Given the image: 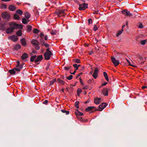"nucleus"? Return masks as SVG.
Returning <instances> with one entry per match:
<instances>
[{
    "label": "nucleus",
    "instance_id": "obj_8",
    "mask_svg": "<svg viewBox=\"0 0 147 147\" xmlns=\"http://www.w3.org/2000/svg\"><path fill=\"white\" fill-rule=\"evenodd\" d=\"M111 59L112 61L115 66H117L119 63V61L116 60L114 57H111Z\"/></svg>",
    "mask_w": 147,
    "mask_h": 147
},
{
    "label": "nucleus",
    "instance_id": "obj_5",
    "mask_svg": "<svg viewBox=\"0 0 147 147\" xmlns=\"http://www.w3.org/2000/svg\"><path fill=\"white\" fill-rule=\"evenodd\" d=\"M99 71L98 68L97 67L95 68L94 72L92 74V76L94 78L96 79L98 77V74L99 72Z\"/></svg>",
    "mask_w": 147,
    "mask_h": 147
},
{
    "label": "nucleus",
    "instance_id": "obj_45",
    "mask_svg": "<svg viewBox=\"0 0 147 147\" xmlns=\"http://www.w3.org/2000/svg\"><path fill=\"white\" fill-rule=\"evenodd\" d=\"M98 27L96 25H94L93 28V30L94 31H96L98 29Z\"/></svg>",
    "mask_w": 147,
    "mask_h": 147
},
{
    "label": "nucleus",
    "instance_id": "obj_30",
    "mask_svg": "<svg viewBox=\"0 0 147 147\" xmlns=\"http://www.w3.org/2000/svg\"><path fill=\"white\" fill-rule=\"evenodd\" d=\"M7 5L5 4H2L1 5L0 8L2 9H6L7 7Z\"/></svg>",
    "mask_w": 147,
    "mask_h": 147
},
{
    "label": "nucleus",
    "instance_id": "obj_22",
    "mask_svg": "<svg viewBox=\"0 0 147 147\" xmlns=\"http://www.w3.org/2000/svg\"><path fill=\"white\" fill-rule=\"evenodd\" d=\"M31 42L33 44V46L36 45L38 43V41L37 40H32Z\"/></svg>",
    "mask_w": 147,
    "mask_h": 147
},
{
    "label": "nucleus",
    "instance_id": "obj_39",
    "mask_svg": "<svg viewBox=\"0 0 147 147\" xmlns=\"http://www.w3.org/2000/svg\"><path fill=\"white\" fill-rule=\"evenodd\" d=\"M40 42L42 46L44 45V44L45 43V41L42 38L40 39Z\"/></svg>",
    "mask_w": 147,
    "mask_h": 147
},
{
    "label": "nucleus",
    "instance_id": "obj_11",
    "mask_svg": "<svg viewBox=\"0 0 147 147\" xmlns=\"http://www.w3.org/2000/svg\"><path fill=\"white\" fill-rule=\"evenodd\" d=\"M107 105L106 103H102L99 106V111H102L105 107H106Z\"/></svg>",
    "mask_w": 147,
    "mask_h": 147
},
{
    "label": "nucleus",
    "instance_id": "obj_52",
    "mask_svg": "<svg viewBox=\"0 0 147 147\" xmlns=\"http://www.w3.org/2000/svg\"><path fill=\"white\" fill-rule=\"evenodd\" d=\"M40 36L41 38H42L44 36L43 34L41 32L40 33Z\"/></svg>",
    "mask_w": 147,
    "mask_h": 147
},
{
    "label": "nucleus",
    "instance_id": "obj_29",
    "mask_svg": "<svg viewBox=\"0 0 147 147\" xmlns=\"http://www.w3.org/2000/svg\"><path fill=\"white\" fill-rule=\"evenodd\" d=\"M36 55H34L33 56H32L31 57V58H30V61L31 62H33L34 61H35L34 60L36 59Z\"/></svg>",
    "mask_w": 147,
    "mask_h": 147
},
{
    "label": "nucleus",
    "instance_id": "obj_54",
    "mask_svg": "<svg viewBox=\"0 0 147 147\" xmlns=\"http://www.w3.org/2000/svg\"><path fill=\"white\" fill-rule=\"evenodd\" d=\"M78 114L82 116L83 115V113L80 112H78Z\"/></svg>",
    "mask_w": 147,
    "mask_h": 147
},
{
    "label": "nucleus",
    "instance_id": "obj_42",
    "mask_svg": "<svg viewBox=\"0 0 147 147\" xmlns=\"http://www.w3.org/2000/svg\"><path fill=\"white\" fill-rule=\"evenodd\" d=\"M39 32V30L37 29H34L33 30V33L36 34Z\"/></svg>",
    "mask_w": 147,
    "mask_h": 147
},
{
    "label": "nucleus",
    "instance_id": "obj_48",
    "mask_svg": "<svg viewBox=\"0 0 147 147\" xmlns=\"http://www.w3.org/2000/svg\"><path fill=\"white\" fill-rule=\"evenodd\" d=\"M43 46H45L46 47H48L49 46V45L47 43H45Z\"/></svg>",
    "mask_w": 147,
    "mask_h": 147
},
{
    "label": "nucleus",
    "instance_id": "obj_44",
    "mask_svg": "<svg viewBox=\"0 0 147 147\" xmlns=\"http://www.w3.org/2000/svg\"><path fill=\"white\" fill-rule=\"evenodd\" d=\"M72 77H73V76L72 75H70V76H68V77H66V78L68 80H71L72 78Z\"/></svg>",
    "mask_w": 147,
    "mask_h": 147
},
{
    "label": "nucleus",
    "instance_id": "obj_24",
    "mask_svg": "<svg viewBox=\"0 0 147 147\" xmlns=\"http://www.w3.org/2000/svg\"><path fill=\"white\" fill-rule=\"evenodd\" d=\"M16 71L14 69V68L13 69L9 70V72L12 74H15Z\"/></svg>",
    "mask_w": 147,
    "mask_h": 147
},
{
    "label": "nucleus",
    "instance_id": "obj_34",
    "mask_svg": "<svg viewBox=\"0 0 147 147\" xmlns=\"http://www.w3.org/2000/svg\"><path fill=\"white\" fill-rule=\"evenodd\" d=\"M57 81L58 82L63 84H65V82L61 80L58 79Z\"/></svg>",
    "mask_w": 147,
    "mask_h": 147
},
{
    "label": "nucleus",
    "instance_id": "obj_38",
    "mask_svg": "<svg viewBox=\"0 0 147 147\" xmlns=\"http://www.w3.org/2000/svg\"><path fill=\"white\" fill-rule=\"evenodd\" d=\"M32 27L30 25L27 26V31L28 32H30L32 30Z\"/></svg>",
    "mask_w": 147,
    "mask_h": 147
},
{
    "label": "nucleus",
    "instance_id": "obj_13",
    "mask_svg": "<svg viewBox=\"0 0 147 147\" xmlns=\"http://www.w3.org/2000/svg\"><path fill=\"white\" fill-rule=\"evenodd\" d=\"M95 107L94 106L89 107L86 109L85 110L86 111H89L90 112H92V110L94 109Z\"/></svg>",
    "mask_w": 147,
    "mask_h": 147
},
{
    "label": "nucleus",
    "instance_id": "obj_37",
    "mask_svg": "<svg viewBox=\"0 0 147 147\" xmlns=\"http://www.w3.org/2000/svg\"><path fill=\"white\" fill-rule=\"evenodd\" d=\"M35 49L36 50H38L40 49V47L38 45V44L34 46Z\"/></svg>",
    "mask_w": 147,
    "mask_h": 147
},
{
    "label": "nucleus",
    "instance_id": "obj_18",
    "mask_svg": "<svg viewBox=\"0 0 147 147\" xmlns=\"http://www.w3.org/2000/svg\"><path fill=\"white\" fill-rule=\"evenodd\" d=\"M28 54L26 53H24L22 56V59L23 60L25 59L28 58Z\"/></svg>",
    "mask_w": 147,
    "mask_h": 147
},
{
    "label": "nucleus",
    "instance_id": "obj_6",
    "mask_svg": "<svg viewBox=\"0 0 147 147\" xmlns=\"http://www.w3.org/2000/svg\"><path fill=\"white\" fill-rule=\"evenodd\" d=\"M17 64L16 67L14 68V69L16 71H19L22 68V65L20 64L19 61H17Z\"/></svg>",
    "mask_w": 147,
    "mask_h": 147
},
{
    "label": "nucleus",
    "instance_id": "obj_28",
    "mask_svg": "<svg viewBox=\"0 0 147 147\" xmlns=\"http://www.w3.org/2000/svg\"><path fill=\"white\" fill-rule=\"evenodd\" d=\"M16 34L18 36H21L22 34V31L21 30L18 31L16 32Z\"/></svg>",
    "mask_w": 147,
    "mask_h": 147
},
{
    "label": "nucleus",
    "instance_id": "obj_33",
    "mask_svg": "<svg viewBox=\"0 0 147 147\" xmlns=\"http://www.w3.org/2000/svg\"><path fill=\"white\" fill-rule=\"evenodd\" d=\"M56 81V79H55L50 81V83L49 84L50 86H51Z\"/></svg>",
    "mask_w": 147,
    "mask_h": 147
},
{
    "label": "nucleus",
    "instance_id": "obj_41",
    "mask_svg": "<svg viewBox=\"0 0 147 147\" xmlns=\"http://www.w3.org/2000/svg\"><path fill=\"white\" fill-rule=\"evenodd\" d=\"M79 104V102L78 101H77L75 103V106L76 108H78L79 107L78 106Z\"/></svg>",
    "mask_w": 147,
    "mask_h": 147
},
{
    "label": "nucleus",
    "instance_id": "obj_4",
    "mask_svg": "<svg viewBox=\"0 0 147 147\" xmlns=\"http://www.w3.org/2000/svg\"><path fill=\"white\" fill-rule=\"evenodd\" d=\"M88 7V4L86 3H84L82 4L79 5V9L80 10H83L86 9Z\"/></svg>",
    "mask_w": 147,
    "mask_h": 147
},
{
    "label": "nucleus",
    "instance_id": "obj_17",
    "mask_svg": "<svg viewBox=\"0 0 147 147\" xmlns=\"http://www.w3.org/2000/svg\"><path fill=\"white\" fill-rule=\"evenodd\" d=\"M5 24L3 23H0V27L1 28L0 29L1 30H4L5 29Z\"/></svg>",
    "mask_w": 147,
    "mask_h": 147
},
{
    "label": "nucleus",
    "instance_id": "obj_26",
    "mask_svg": "<svg viewBox=\"0 0 147 147\" xmlns=\"http://www.w3.org/2000/svg\"><path fill=\"white\" fill-rule=\"evenodd\" d=\"M14 18L15 20H19L20 18L19 16L17 14H15L14 15Z\"/></svg>",
    "mask_w": 147,
    "mask_h": 147
},
{
    "label": "nucleus",
    "instance_id": "obj_20",
    "mask_svg": "<svg viewBox=\"0 0 147 147\" xmlns=\"http://www.w3.org/2000/svg\"><path fill=\"white\" fill-rule=\"evenodd\" d=\"M9 9L11 11H13L16 9V7L14 6L11 5L9 6Z\"/></svg>",
    "mask_w": 147,
    "mask_h": 147
},
{
    "label": "nucleus",
    "instance_id": "obj_2",
    "mask_svg": "<svg viewBox=\"0 0 147 147\" xmlns=\"http://www.w3.org/2000/svg\"><path fill=\"white\" fill-rule=\"evenodd\" d=\"M10 26H14V28H23V26L21 24H17L14 22H11L9 24Z\"/></svg>",
    "mask_w": 147,
    "mask_h": 147
},
{
    "label": "nucleus",
    "instance_id": "obj_16",
    "mask_svg": "<svg viewBox=\"0 0 147 147\" xmlns=\"http://www.w3.org/2000/svg\"><path fill=\"white\" fill-rule=\"evenodd\" d=\"M102 92L104 95L107 96L108 95V89L107 88H105L103 89Z\"/></svg>",
    "mask_w": 147,
    "mask_h": 147
},
{
    "label": "nucleus",
    "instance_id": "obj_21",
    "mask_svg": "<svg viewBox=\"0 0 147 147\" xmlns=\"http://www.w3.org/2000/svg\"><path fill=\"white\" fill-rule=\"evenodd\" d=\"M94 103L96 104H98L100 102V98H96L94 100Z\"/></svg>",
    "mask_w": 147,
    "mask_h": 147
},
{
    "label": "nucleus",
    "instance_id": "obj_43",
    "mask_svg": "<svg viewBox=\"0 0 147 147\" xmlns=\"http://www.w3.org/2000/svg\"><path fill=\"white\" fill-rule=\"evenodd\" d=\"M20 48H21V46L19 45H16L15 46V49H20Z\"/></svg>",
    "mask_w": 147,
    "mask_h": 147
},
{
    "label": "nucleus",
    "instance_id": "obj_25",
    "mask_svg": "<svg viewBox=\"0 0 147 147\" xmlns=\"http://www.w3.org/2000/svg\"><path fill=\"white\" fill-rule=\"evenodd\" d=\"M25 16L26 18L29 19L30 17V15L28 12H26L25 13Z\"/></svg>",
    "mask_w": 147,
    "mask_h": 147
},
{
    "label": "nucleus",
    "instance_id": "obj_60",
    "mask_svg": "<svg viewBox=\"0 0 147 147\" xmlns=\"http://www.w3.org/2000/svg\"><path fill=\"white\" fill-rule=\"evenodd\" d=\"M1 1L3 2L8 1H10V0H1Z\"/></svg>",
    "mask_w": 147,
    "mask_h": 147
},
{
    "label": "nucleus",
    "instance_id": "obj_14",
    "mask_svg": "<svg viewBox=\"0 0 147 147\" xmlns=\"http://www.w3.org/2000/svg\"><path fill=\"white\" fill-rule=\"evenodd\" d=\"M43 59L42 56V55H40L38 56L37 58L35 60L34 62L35 63H37L38 61H40Z\"/></svg>",
    "mask_w": 147,
    "mask_h": 147
},
{
    "label": "nucleus",
    "instance_id": "obj_55",
    "mask_svg": "<svg viewBox=\"0 0 147 147\" xmlns=\"http://www.w3.org/2000/svg\"><path fill=\"white\" fill-rule=\"evenodd\" d=\"M142 89H144L145 88H147V86H144L142 87Z\"/></svg>",
    "mask_w": 147,
    "mask_h": 147
},
{
    "label": "nucleus",
    "instance_id": "obj_27",
    "mask_svg": "<svg viewBox=\"0 0 147 147\" xmlns=\"http://www.w3.org/2000/svg\"><path fill=\"white\" fill-rule=\"evenodd\" d=\"M103 75H104V76L105 77V79H106V80L107 81H108L109 78H108L107 73L106 72H103Z\"/></svg>",
    "mask_w": 147,
    "mask_h": 147
},
{
    "label": "nucleus",
    "instance_id": "obj_53",
    "mask_svg": "<svg viewBox=\"0 0 147 147\" xmlns=\"http://www.w3.org/2000/svg\"><path fill=\"white\" fill-rule=\"evenodd\" d=\"M127 62H128V63L129 64V65H131V66H134L133 65H131L130 64V61L128 60H127Z\"/></svg>",
    "mask_w": 147,
    "mask_h": 147
},
{
    "label": "nucleus",
    "instance_id": "obj_36",
    "mask_svg": "<svg viewBox=\"0 0 147 147\" xmlns=\"http://www.w3.org/2000/svg\"><path fill=\"white\" fill-rule=\"evenodd\" d=\"M146 40H143L140 41V44L142 45H144L146 44Z\"/></svg>",
    "mask_w": 147,
    "mask_h": 147
},
{
    "label": "nucleus",
    "instance_id": "obj_59",
    "mask_svg": "<svg viewBox=\"0 0 147 147\" xmlns=\"http://www.w3.org/2000/svg\"><path fill=\"white\" fill-rule=\"evenodd\" d=\"M107 84V83L105 82L103 84H102L101 85V86H105V85H106Z\"/></svg>",
    "mask_w": 147,
    "mask_h": 147
},
{
    "label": "nucleus",
    "instance_id": "obj_7",
    "mask_svg": "<svg viewBox=\"0 0 147 147\" xmlns=\"http://www.w3.org/2000/svg\"><path fill=\"white\" fill-rule=\"evenodd\" d=\"M52 54V53L51 52H46L44 54V56L45 59L46 60H49L50 58L51 55Z\"/></svg>",
    "mask_w": 147,
    "mask_h": 147
},
{
    "label": "nucleus",
    "instance_id": "obj_62",
    "mask_svg": "<svg viewBox=\"0 0 147 147\" xmlns=\"http://www.w3.org/2000/svg\"><path fill=\"white\" fill-rule=\"evenodd\" d=\"M64 68H65V70H68V69H69V68L68 67H64Z\"/></svg>",
    "mask_w": 147,
    "mask_h": 147
},
{
    "label": "nucleus",
    "instance_id": "obj_56",
    "mask_svg": "<svg viewBox=\"0 0 147 147\" xmlns=\"http://www.w3.org/2000/svg\"><path fill=\"white\" fill-rule=\"evenodd\" d=\"M82 74V73H79V74H78L77 75V77H76V78H78V77H79V76H80V75H81Z\"/></svg>",
    "mask_w": 147,
    "mask_h": 147
},
{
    "label": "nucleus",
    "instance_id": "obj_57",
    "mask_svg": "<svg viewBox=\"0 0 147 147\" xmlns=\"http://www.w3.org/2000/svg\"><path fill=\"white\" fill-rule=\"evenodd\" d=\"M88 88V86H85V87H83V89H87Z\"/></svg>",
    "mask_w": 147,
    "mask_h": 147
},
{
    "label": "nucleus",
    "instance_id": "obj_35",
    "mask_svg": "<svg viewBox=\"0 0 147 147\" xmlns=\"http://www.w3.org/2000/svg\"><path fill=\"white\" fill-rule=\"evenodd\" d=\"M61 111L63 113H65L66 115H68L69 113V111H68L61 110Z\"/></svg>",
    "mask_w": 147,
    "mask_h": 147
},
{
    "label": "nucleus",
    "instance_id": "obj_40",
    "mask_svg": "<svg viewBox=\"0 0 147 147\" xmlns=\"http://www.w3.org/2000/svg\"><path fill=\"white\" fill-rule=\"evenodd\" d=\"M82 90L78 88L77 90V95L78 96L80 95V94L82 92Z\"/></svg>",
    "mask_w": 147,
    "mask_h": 147
},
{
    "label": "nucleus",
    "instance_id": "obj_58",
    "mask_svg": "<svg viewBox=\"0 0 147 147\" xmlns=\"http://www.w3.org/2000/svg\"><path fill=\"white\" fill-rule=\"evenodd\" d=\"M45 40H47V39H48V36H47V35H46L45 36Z\"/></svg>",
    "mask_w": 147,
    "mask_h": 147
},
{
    "label": "nucleus",
    "instance_id": "obj_23",
    "mask_svg": "<svg viewBox=\"0 0 147 147\" xmlns=\"http://www.w3.org/2000/svg\"><path fill=\"white\" fill-rule=\"evenodd\" d=\"M16 13L20 16H22L23 14V12L22 10L19 9L16 11Z\"/></svg>",
    "mask_w": 147,
    "mask_h": 147
},
{
    "label": "nucleus",
    "instance_id": "obj_47",
    "mask_svg": "<svg viewBox=\"0 0 147 147\" xmlns=\"http://www.w3.org/2000/svg\"><path fill=\"white\" fill-rule=\"evenodd\" d=\"M139 28H143V26L142 24L140 23L138 26Z\"/></svg>",
    "mask_w": 147,
    "mask_h": 147
},
{
    "label": "nucleus",
    "instance_id": "obj_1",
    "mask_svg": "<svg viewBox=\"0 0 147 147\" xmlns=\"http://www.w3.org/2000/svg\"><path fill=\"white\" fill-rule=\"evenodd\" d=\"M67 11L66 9H61L57 11V13L58 16L60 17L61 16H64L66 14L65 13Z\"/></svg>",
    "mask_w": 147,
    "mask_h": 147
},
{
    "label": "nucleus",
    "instance_id": "obj_49",
    "mask_svg": "<svg viewBox=\"0 0 147 147\" xmlns=\"http://www.w3.org/2000/svg\"><path fill=\"white\" fill-rule=\"evenodd\" d=\"M51 34L53 35H54L56 34V32H55L52 31L50 32Z\"/></svg>",
    "mask_w": 147,
    "mask_h": 147
},
{
    "label": "nucleus",
    "instance_id": "obj_19",
    "mask_svg": "<svg viewBox=\"0 0 147 147\" xmlns=\"http://www.w3.org/2000/svg\"><path fill=\"white\" fill-rule=\"evenodd\" d=\"M21 42L22 45L25 46L26 45V42L25 39L24 38H22L21 40Z\"/></svg>",
    "mask_w": 147,
    "mask_h": 147
},
{
    "label": "nucleus",
    "instance_id": "obj_10",
    "mask_svg": "<svg viewBox=\"0 0 147 147\" xmlns=\"http://www.w3.org/2000/svg\"><path fill=\"white\" fill-rule=\"evenodd\" d=\"M8 39H10L14 42H16L18 40V38L16 36L14 35L9 36L8 37Z\"/></svg>",
    "mask_w": 147,
    "mask_h": 147
},
{
    "label": "nucleus",
    "instance_id": "obj_9",
    "mask_svg": "<svg viewBox=\"0 0 147 147\" xmlns=\"http://www.w3.org/2000/svg\"><path fill=\"white\" fill-rule=\"evenodd\" d=\"M121 12L124 15L130 17L132 16V14L126 9L124 10L121 11Z\"/></svg>",
    "mask_w": 147,
    "mask_h": 147
},
{
    "label": "nucleus",
    "instance_id": "obj_50",
    "mask_svg": "<svg viewBox=\"0 0 147 147\" xmlns=\"http://www.w3.org/2000/svg\"><path fill=\"white\" fill-rule=\"evenodd\" d=\"M92 20L91 19H89L88 20L89 24H91L92 23Z\"/></svg>",
    "mask_w": 147,
    "mask_h": 147
},
{
    "label": "nucleus",
    "instance_id": "obj_32",
    "mask_svg": "<svg viewBox=\"0 0 147 147\" xmlns=\"http://www.w3.org/2000/svg\"><path fill=\"white\" fill-rule=\"evenodd\" d=\"M123 31V29H122V30H121L119 31L117 34V37L119 36L122 33Z\"/></svg>",
    "mask_w": 147,
    "mask_h": 147
},
{
    "label": "nucleus",
    "instance_id": "obj_51",
    "mask_svg": "<svg viewBox=\"0 0 147 147\" xmlns=\"http://www.w3.org/2000/svg\"><path fill=\"white\" fill-rule=\"evenodd\" d=\"M48 103V101L47 100H45V101H44L43 102V104H45V105L47 104Z\"/></svg>",
    "mask_w": 147,
    "mask_h": 147
},
{
    "label": "nucleus",
    "instance_id": "obj_12",
    "mask_svg": "<svg viewBox=\"0 0 147 147\" xmlns=\"http://www.w3.org/2000/svg\"><path fill=\"white\" fill-rule=\"evenodd\" d=\"M14 29V26L12 27L9 28L6 30V32L7 34H10L13 32Z\"/></svg>",
    "mask_w": 147,
    "mask_h": 147
},
{
    "label": "nucleus",
    "instance_id": "obj_3",
    "mask_svg": "<svg viewBox=\"0 0 147 147\" xmlns=\"http://www.w3.org/2000/svg\"><path fill=\"white\" fill-rule=\"evenodd\" d=\"M2 16L3 18L8 20L10 18V15L6 11L2 13Z\"/></svg>",
    "mask_w": 147,
    "mask_h": 147
},
{
    "label": "nucleus",
    "instance_id": "obj_61",
    "mask_svg": "<svg viewBox=\"0 0 147 147\" xmlns=\"http://www.w3.org/2000/svg\"><path fill=\"white\" fill-rule=\"evenodd\" d=\"M51 52L49 51V49L48 48L46 50V52Z\"/></svg>",
    "mask_w": 147,
    "mask_h": 147
},
{
    "label": "nucleus",
    "instance_id": "obj_46",
    "mask_svg": "<svg viewBox=\"0 0 147 147\" xmlns=\"http://www.w3.org/2000/svg\"><path fill=\"white\" fill-rule=\"evenodd\" d=\"M74 61L75 63H79L80 62V61L79 59H76L74 60Z\"/></svg>",
    "mask_w": 147,
    "mask_h": 147
},
{
    "label": "nucleus",
    "instance_id": "obj_15",
    "mask_svg": "<svg viewBox=\"0 0 147 147\" xmlns=\"http://www.w3.org/2000/svg\"><path fill=\"white\" fill-rule=\"evenodd\" d=\"M22 21L23 23L26 24L30 21V20L27 18H23L22 19Z\"/></svg>",
    "mask_w": 147,
    "mask_h": 147
},
{
    "label": "nucleus",
    "instance_id": "obj_64",
    "mask_svg": "<svg viewBox=\"0 0 147 147\" xmlns=\"http://www.w3.org/2000/svg\"><path fill=\"white\" fill-rule=\"evenodd\" d=\"M80 82H81V84H82V85H83V84H83V83L82 82V81H81V79H80Z\"/></svg>",
    "mask_w": 147,
    "mask_h": 147
},
{
    "label": "nucleus",
    "instance_id": "obj_31",
    "mask_svg": "<svg viewBox=\"0 0 147 147\" xmlns=\"http://www.w3.org/2000/svg\"><path fill=\"white\" fill-rule=\"evenodd\" d=\"M80 66V65H77V64H75L73 65V66L74 67L76 68V70H77L78 69V68L79 66Z\"/></svg>",
    "mask_w": 147,
    "mask_h": 147
},
{
    "label": "nucleus",
    "instance_id": "obj_63",
    "mask_svg": "<svg viewBox=\"0 0 147 147\" xmlns=\"http://www.w3.org/2000/svg\"><path fill=\"white\" fill-rule=\"evenodd\" d=\"M76 72V70H75V71H74V72L73 73H71V74H75Z\"/></svg>",
    "mask_w": 147,
    "mask_h": 147
}]
</instances>
